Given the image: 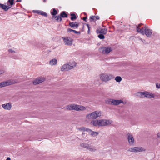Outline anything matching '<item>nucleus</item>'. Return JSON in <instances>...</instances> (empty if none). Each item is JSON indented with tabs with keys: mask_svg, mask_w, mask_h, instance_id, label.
<instances>
[{
	"mask_svg": "<svg viewBox=\"0 0 160 160\" xmlns=\"http://www.w3.org/2000/svg\"><path fill=\"white\" fill-rule=\"evenodd\" d=\"M95 19L96 20H98L99 19V17L98 16H95Z\"/></svg>",
	"mask_w": 160,
	"mask_h": 160,
	"instance_id": "nucleus-46",
	"label": "nucleus"
},
{
	"mask_svg": "<svg viewBox=\"0 0 160 160\" xmlns=\"http://www.w3.org/2000/svg\"><path fill=\"white\" fill-rule=\"evenodd\" d=\"M52 19L53 20H55V21H56L57 22H61L62 20V19L61 17L59 15L57 16H53L52 18Z\"/></svg>",
	"mask_w": 160,
	"mask_h": 160,
	"instance_id": "nucleus-19",
	"label": "nucleus"
},
{
	"mask_svg": "<svg viewBox=\"0 0 160 160\" xmlns=\"http://www.w3.org/2000/svg\"><path fill=\"white\" fill-rule=\"evenodd\" d=\"M100 79L102 81L105 82H107L114 78L113 75L107 73L101 74L100 75Z\"/></svg>",
	"mask_w": 160,
	"mask_h": 160,
	"instance_id": "nucleus-3",
	"label": "nucleus"
},
{
	"mask_svg": "<svg viewBox=\"0 0 160 160\" xmlns=\"http://www.w3.org/2000/svg\"><path fill=\"white\" fill-rule=\"evenodd\" d=\"M112 100L113 99H108L105 101V102L107 104L112 105Z\"/></svg>",
	"mask_w": 160,
	"mask_h": 160,
	"instance_id": "nucleus-24",
	"label": "nucleus"
},
{
	"mask_svg": "<svg viewBox=\"0 0 160 160\" xmlns=\"http://www.w3.org/2000/svg\"><path fill=\"white\" fill-rule=\"evenodd\" d=\"M52 15L53 16H55L58 13L57 11L55 9L53 8L52 10V11L51 12Z\"/></svg>",
	"mask_w": 160,
	"mask_h": 160,
	"instance_id": "nucleus-28",
	"label": "nucleus"
},
{
	"mask_svg": "<svg viewBox=\"0 0 160 160\" xmlns=\"http://www.w3.org/2000/svg\"><path fill=\"white\" fill-rule=\"evenodd\" d=\"M60 17H61V18H67L68 17V15L64 11H63L60 13Z\"/></svg>",
	"mask_w": 160,
	"mask_h": 160,
	"instance_id": "nucleus-25",
	"label": "nucleus"
},
{
	"mask_svg": "<svg viewBox=\"0 0 160 160\" xmlns=\"http://www.w3.org/2000/svg\"><path fill=\"white\" fill-rule=\"evenodd\" d=\"M112 49L111 48L107 47H103L99 49V52L104 54H107L112 51Z\"/></svg>",
	"mask_w": 160,
	"mask_h": 160,
	"instance_id": "nucleus-8",
	"label": "nucleus"
},
{
	"mask_svg": "<svg viewBox=\"0 0 160 160\" xmlns=\"http://www.w3.org/2000/svg\"><path fill=\"white\" fill-rule=\"evenodd\" d=\"M72 104L66 106V108L69 110H72Z\"/></svg>",
	"mask_w": 160,
	"mask_h": 160,
	"instance_id": "nucleus-34",
	"label": "nucleus"
},
{
	"mask_svg": "<svg viewBox=\"0 0 160 160\" xmlns=\"http://www.w3.org/2000/svg\"><path fill=\"white\" fill-rule=\"evenodd\" d=\"M65 45L71 46L73 43V40L70 37H65L62 38Z\"/></svg>",
	"mask_w": 160,
	"mask_h": 160,
	"instance_id": "nucleus-6",
	"label": "nucleus"
},
{
	"mask_svg": "<svg viewBox=\"0 0 160 160\" xmlns=\"http://www.w3.org/2000/svg\"><path fill=\"white\" fill-rule=\"evenodd\" d=\"M41 11L40 10H33V12L34 13H36L40 15V13H41Z\"/></svg>",
	"mask_w": 160,
	"mask_h": 160,
	"instance_id": "nucleus-40",
	"label": "nucleus"
},
{
	"mask_svg": "<svg viewBox=\"0 0 160 160\" xmlns=\"http://www.w3.org/2000/svg\"><path fill=\"white\" fill-rule=\"evenodd\" d=\"M140 39L141 40H142V39L141 38Z\"/></svg>",
	"mask_w": 160,
	"mask_h": 160,
	"instance_id": "nucleus-57",
	"label": "nucleus"
},
{
	"mask_svg": "<svg viewBox=\"0 0 160 160\" xmlns=\"http://www.w3.org/2000/svg\"><path fill=\"white\" fill-rule=\"evenodd\" d=\"M112 102L113 105L117 106L120 103H123V102L121 100H115L113 99Z\"/></svg>",
	"mask_w": 160,
	"mask_h": 160,
	"instance_id": "nucleus-14",
	"label": "nucleus"
},
{
	"mask_svg": "<svg viewBox=\"0 0 160 160\" xmlns=\"http://www.w3.org/2000/svg\"><path fill=\"white\" fill-rule=\"evenodd\" d=\"M157 137L158 138L160 137V132H158L157 134Z\"/></svg>",
	"mask_w": 160,
	"mask_h": 160,
	"instance_id": "nucleus-50",
	"label": "nucleus"
},
{
	"mask_svg": "<svg viewBox=\"0 0 160 160\" xmlns=\"http://www.w3.org/2000/svg\"><path fill=\"white\" fill-rule=\"evenodd\" d=\"M136 96L140 98H143V92H138L136 93Z\"/></svg>",
	"mask_w": 160,
	"mask_h": 160,
	"instance_id": "nucleus-23",
	"label": "nucleus"
},
{
	"mask_svg": "<svg viewBox=\"0 0 160 160\" xmlns=\"http://www.w3.org/2000/svg\"><path fill=\"white\" fill-rule=\"evenodd\" d=\"M4 72V71L3 70H0V74L3 73Z\"/></svg>",
	"mask_w": 160,
	"mask_h": 160,
	"instance_id": "nucleus-48",
	"label": "nucleus"
},
{
	"mask_svg": "<svg viewBox=\"0 0 160 160\" xmlns=\"http://www.w3.org/2000/svg\"><path fill=\"white\" fill-rule=\"evenodd\" d=\"M147 27L146 26L143 30L144 32V34H145L147 37H150L152 34V31L151 29L147 28Z\"/></svg>",
	"mask_w": 160,
	"mask_h": 160,
	"instance_id": "nucleus-10",
	"label": "nucleus"
},
{
	"mask_svg": "<svg viewBox=\"0 0 160 160\" xmlns=\"http://www.w3.org/2000/svg\"><path fill=\"white\" fill-rule=\"evenodd\" d=\"M8 51L9 52L11 53H16V52L14 50L12 49H9L8 50Z\"/></svg>",
	"mask_w": 160,
	"mask_h": 160,
	"instance_id": "nucleus-39",
	"label": "nucleus"
},
{
	"mask_svg": "<svg viewBox=\"0 0 160 160\" xmlns=\"http://www.w3.org/2000/svg\"><path fill=\"white\" fill-rule=\"evenodd\" d=\"M17 83V82L14 80H8L6 81L2 82L0 83V88L6 86H9Z\"/></svg>",
	"mask_w": 160,
	"mask_h": 160,
	"instance_id": "nucleus-4",
	"label": "nucleus"
},
{
	"mask_svg": "<svg viewBox=\"0 0 160 160\" xmlns=\"http://www.w3.org/2000/svg\"><path fill=\"white\" fill-rule=\"evenodd\" d=\"M57 63V60L55 58H54L52 59L49 61V64L50 65L52 66H53L56 64Z\"/></svg>",
	"mask_w": 160,
	"mask_h": 160,
	"instance_id": "nucleus-21",
	"label": "nucleus"
},
{
	"mask_svg": "<svg viewBox=\"0 0 160 160\" xmlns=\"http://www.w3.org/2000/svg\"><path fill=\"white\" fill-rule=\"evenodd\" d=\"M69 25L74 29H75L78 28L79 26V23L76 22H70L69 23Z\"/></svg>",
	"mask_w": 160,
	"mask_h": 160,
	"instance_id": "nucleus-15",
	"label": "nucleus"
},
{
	"mask_svg": "<svg viewBox=\"0 0 160 160\" xmlns=\"http://www.w3.org/2000/svg\"><path fill=\"white\" fill-rule=\"evenodd\" d=\"M71 16V20L72 21H74L76 19V17L75 14L72 13L70 14Z\"/></svg>",
	"mask_w": 160,
	"mask_h": 160,
	"instance_id": "nucleus-31",
	"label": "nucleus"
},
{
	"mask_svg": "<svg viewBox=\"0 0 160 160\" xmlns=\"http://www.w3.org/2000/svg\"><path fill=\"white\" fill-rule=\"evenodd\" d=\"M156 87L157 88L160 89V84L158 83H156Z\"/></svg>",
	"mask_w": 160,
	"mask_h": 160,
	"instance_id": "nucleus-42",
	"label": "nucleus"
},
{
	"mask_svg": "<svg viewBox=\"0 0 160 160\" xmlns=\"http://www.w3.org/2000/svg\"><path fill=\"white\" fill-rule=\"evenodd\" d=\"M46 0H43V2H46Z\"/></svg>",
	"mask_w": 160,
	"mask_h": 160,
	"instance_id": "nucleus-55",
	"label": "nucleus"
},
{
	"mask_svg": "<svg viewBox=\"0 0 160 160\" xmlns=\"http://www.w3.org/2000/svg\"><path fill=\"white\" fill-rule=\"evenodd\" d=\"M98 37L100 39H103L105 38V37L102 34H100L98 35Z\"/></svg>",
	"mask_w": 160,
	"mask_h": 160,
	"instance_id": "nucleus-35",
	"label": "nucleus"
},
{
	"mask_svg": "<svg viewBox=\"0 0 160 160\" xmlns=\"http://www.w3.org/2000/svg\"><path fill=\"white\" fill-rule=\"evenodd\" d=\"M115 80L117 82H120L122 80V78L120 76H117L115 79Z\"/></svg>",
	"mask_w": 160,
	"mask_h": 160,
	"instance_id": "nucleus-32",
	"label": "nucleus"
},
{
	"mask_svg": "<svg viewBox=\"0 0 160 160\" xmlns=\"http://www.w3.org/2000/svg\"><path fill=\"white\" fill-rule=\"evenodd\" d=\"M6 160H11V159L9 157H8L6 159Z\"/></svg>",
	"mask_w": 160,
	"mask_h": 160,
	"instance_id": "nucleus-51",
	"label": "nucleus"
},
{
	"mask_svg": "<svg viewBox=\"0 0 160 160\" xmlns=\"http://www.w3.org/2000/svg\"><path fill=\"white\" fill-rule=\"evenodd\" d=\"M12 58L15 59H18V58L17 56L16 55H13L12 56Z\"/></svg>",
	"mask_w": 160,
	"mask_h": 160,
	"instance_id": "nucleus-43",
	"label": "nucleus"
},
{
	"mask_svg": "<svg viewBox=\"0 0 160 160\" xmlns=\"http://www.w3.org/2000/svg\"><path fill=\"white\" fill-rule=\"evenodd\" d=\"M11 7L8 6L4 4L0 3V8L3 9L4 11H6L10 8Z\"/></svg>",
	"mask_w": 160,
	"mask_h": 160,
	"instance_id": "nucleus-17",
	"label": "nucleus"
},
{
	"mask_svg": "<svg viewBox=\"0 0 160 160\" xmlns=\"http://www.w3.org/2000/svg\"><path fill=\"white\" fill-rule=\"evenodd\" d=\"M90 22H92L96 21V19H95V16H91L90 18Z\"/></svg>",
	"mask_w": 160,
	"mask_h": 160,
	"instance_id": "nucleus-33",
	"label": "nucleus"
},
{
	"mask_svg": "<svg viewBox=\"0 0 160 160\" xmlns=\"http://www.w3.org/2000/svg\"><path fill=\"white\" fill-rule=\"evenodd\" d=\"M2 106L4 109L10 110L12 107V104L10 102H8L7 103L2 104Z\"/></svg>",
	"mask_w": 160,
	"mask_h": 160,
	"instance_id": "nucleus-12",
	"label": "nucleus"
},
{
	"mask_svg": "<svg viewBox=\"0 0 160 160\" xmlns=\"http://www.w3.org/2000/svg\"><path fill=\"white\" fill-rule=\"evenodd\" d=\"M87 149L91 152H95L97 150L96 147L91 145H89V144L88 146V148Z\"/></svg>",
	"mask_w": 160,
	"mask_h": 160,
	"instance_id": "nucleus-18",
	"label": "nucleus"
},
{
	"mask_svg": "<svg viewBox=\"0 0 160 160\" xmlns=\"http://www.w3.org/2000/svg\"><path fill=\"white\" fill-rule=\"evenodd\" d=\"M127 138L130 145H133L134 143V140L133 136L128 132L127 133Z\"/></svg>",
	"mask_w": 160,
	"mask_h": 160,
	"instance_id": "nucleus-9",
	"label": "nucleus"
},
{
	"mask_svg": "<svg viewBox=\"0 0 160 160\" xmlns=\"http://www.w3.org/2000/svg\"><path fill=\"white\" fill-rule=\"evenodd\" d=\"M147 92H143V98L146 97V94H147Z\"/></svg>",
	"mask_w": 160,
	"mask_h": 160,
	"instance_id": "nucleus-45",
	"label": "nucleus"
},
{
	"mask_svg": "<svg viewBox=\"0 0 160 160\" xmlns=\"http://www.w3.org/2000/svg\"><path fill=\"white\" fill-rule=\"evenodd\" d=\"M84 128H79L78 129L81 131H84Z\"/></svg>",
	"mask_w": 160,
	"mask_h": 160,
	"instance_id": "nucleus-47",
	"label": "nucleus"
},
{
	"mask_svg": "<svg viewBox=\"0 0 160 160\" xmlns=\"http://www.w3.org/2000/svg\"><path fill=\"white\" fill-rule=\"evenodd\" d=\"M90 124L95 127H99V119L92 120L90 122Z\"/></svg>",
	"mask_w": 160,
	"mask_h": 160,
	"instance_id": "nucleus-16",
	"label": "nucleus"
},
{
	"mask_svg": "<svg viewBox=\"0 0 160 160\" xmlns=\"http://www.w3.org/2000/svg\"><path fill=\"white\" fill-rule=\"evenodd\" d=\"M146 97L148 98H154V95L153 94L147 92V94H146Z\"/></svg>",
	"mask_w": 160,
	"mask_h": 160,
	"instance_id": "nucleus-22",
	"label": "nucleus"
},
{
	"mask_svg": "<svg viewBox=\"0 0 160 160\" xmlns=\"http://www.w3.org/2000/svg\"><path fill=\"white\" fill-rule=\"evenodd\" d=\"M21 2V0H17L16 1L17 2Z\"/></svg>",
	"mask_w": 160,
	"mask_h": 160,
	"instance_id": "nucleus-52",
	"label": "nucleus"
},
{
	"mask_svg": "<svg viewBox=\"0 0 160 160\" xmlns=\"http://www.w3.org/2000/svg\"><path fill=\"white\" fill-rule=\"evenodd\" d=\"M90 32V31H88V33L89 34Z\"/></svg>",
	"mask_w": 160,
	"mask_h": 160,
	"instance_id": "nucleus-56",
	"label": "nucleus"
},
{
	"mask_svg": "<svg viewBox=\"0 0 160 160\" xmlns=\"http://www.w3.org/2000/svg\"><path fill=\"white\" fill-rule=\"evenodd\" d=\"M45 78L43 77H40L36 79L33 81V83L34 85H37L44 82Z\"/></svg>",
	"mask_w": 160,
	"mask_h": 160,
	"instance_id": "nucleus-11",
	"label": "nucleus"
},
{
	"mask_svg": "<svg viewBox=\"0 0 160 160\" xmlns=\"http://www.w3.org/2000/svg\"><path fill=\"white\" fill-rule=\"evenodd\" d=\"M135 152L144 151L145 149L143 148L140 147H135Z\"/></svg>",
	"mask_w": 160,
	"mask_h": 160,
	"instance_id": "nucleus-20",
	"label": "nucleus"
},
{
	"mask_svg": "<svg viewBox=\"0 0 160 160\" xmlns=\"http://www.w3.org/2000/svg\"><path fill=\"white\" fill-rule=\"evenodd\" d=\"M86 25L87 26L88 28V27H89V25L88 24H86Z\"/></svg>",
	"mask_w": 160,
	"mask_h": 160,
	"instance_id": "nucleus-54",
	"label": "nucleus"
},
{
	"mask_svg": "<svg viewBox=\"0 0 160 160\" xmlns=\"http://www.w3.org/2000/svg\"><path fill=\"white\" fill-rule=\"evenodd\" d=\"M135 147H134L133 148H130L129 149V151L131 152H135V151L136 149H135Z\"/></svg>",
	"mask_w": 160,
	"mask_h": 160,
	"instance_id": "nucleus-36",
	"label": "nucleus"
},
{
	"mask_svg": "<svg viewBox=\"0 0 160 160\" xmlns=\"http://www.w3.org/2000/svg\"><path fill=\"white\" fill-rule=\"evenodd\" d=\"M100 32V30H99V29H97L96 30V32L98 34H101V32Z\"/></svg>",
	"mask_w": 160,
	"mask_h": 160,
	"instance_id": "nucleus-44",
	"label": "nucleus"
},
{
	"mask_svg": "<svg viewBox=\"0 0 160 160\" xmlns=\"http://www.w3.org/2000/svg\"><path fill=\"white\" fill-rule=\"evenodd\" d=\"M112 122L113 121L111 120L99 119V127L106 126L111 124Z\"/></svg>",
	"mask_w": 160,
	"mask_h": 160,
	"instance_id": "nucleus-5",
	"label": "nucleus"
},
{
	"mask_svg": "<svg viewBox=\"0 0 160 160\" xmlns=\"http://www.w3.org/2000/svg\"><path fill=\"white\" fill-rule=\"evenodd\" d=\"M67 31L68 32H72L75 33L79 34L80 33V32H77L75 30H73L70 28H68V29Z\"/></svg>",
	"mask_w": 160,
	"mask_h": 160,
	"instance_id": "nucleus-27",
	"label": "nucleus"
},
{
	"mask_svg": "<svg viewBox=\"0 0 160 160\" xmlns=\"http://www.w3.org/2000/svg\"><path fill=\"white\" fill-rule=\"evenodd\" d=\"M102 112L99 111H96L88 114L86 115V118L89 119H95L101 116Z\"/></svg>",
	"mask_w": 160,
	"mask_h": 160,
	"instance_id": "nucleus-2",
	"label": "nucleus"
},
{
	"mask_svg": "<svg viewBox=\"0 0 160 160\" xmlns=\"http://www.w3.org/2000/svg\"><path fill=\"white\" fill-rule=\"evenodd\" d=\"M87 19V18L86 17H84L83 18V20L85 21V22H87L86 19Z\"/></svg>",
	"mask_w": 160,
	"mask_h": 160,
	"instance_id": "nucleus-49",
	"label": "nucleus"
},
{
	"mask_svg": "<svg viewBox=\"0 0 160 160\" xmlns=\"http://www.w3.org/2000/svg\"><path fill=\"white\" fill-rule=\"evenodd\" d=\"M72 110H75L77 111L85 110L86 108L82 106L79 105L77 104H72Z\"/></svg>",
	"mask_w": 160,
	"mask_h": 160,
	"instance_id": "nucleus-7",
	"label": "nucleus"
},
{
	"mask_svg": "<svg viewBox=\"0 0 160 160\" xmlns=\"http://www.w3.org/2000/svg\"><path fill=\"white\" fill-rule=\"evenodd\" d=\"M88 31H90V27H88Z\"/></svg>",
	"mask_w": 160,
	"mask_h": 160,
	"instance_id": "nucleus-53",
	"label": "nucleus"
},
{
	"mask_svg": "<svg viewBox=\"0 0 160 160\" xmlns=\"http://www.w3.org/2000/svg\"><path fill=\"white\" fill-rule=\"evenodd\" d=\"M80 145L81 147L87 149L88 148V144L82 143H80Z\"/></svg>",
	"mask_w": 160,
	"mask_h": 160,
	"instance_id": "nucleus-30",
	"label": "nucleus"
},
{
	"mask_svg": "<svg viewBox=\"0 0 160 160\" xmlns=\"http://www.w3.org/2000/svg\"><path fill=\"white\" fill-rule=\"evenodd\" d=\"M84 131H87L89 133H90V131L92 130H91L88 128H84Z\"/></svg>",
	"mask_w": 160,
	"mask_h": 160,
	"instance_id": "nucleus-41",
	"label": "nucleus"
},
{
	"mask_svg": "<svg viewBox=\"0 0 160 160\" xmlns=\"http://www.w3.org/2000/svg\"><path fill=\"white\" fill-rule=\"evenodd\" d=\"M90 133L91 135L93 136H97L99 134L98 132H97L93 131L92 130L90 131Z\"/></svg>",
	"mask_w": 160,
	"mask_h": 160,
	"instance_id": "nucleus-26",
	"label": "nucleus"
},
{
	"mask_svg": "<svg viewBox=\"0 0 160 160\" xmlns=\"http://www.w3.org/2000/svg\"><path fill=\"white\" fill-rule=\"evenodd\" d=\"M76 63L75 62L65 64L61 67V70L62 71H65L72 69L76 67Z\"/></svg>",
	"mask_w": 160,
	"mask_h": 160,
	"instance_id": "nucleus-1",
	"label": "nucleus"
},
{
	"mask_svg": "<svg viewBox=\"0 0 160 160\" xmlns=\"http://www.w3.org/2000/svg\"><path fill=\"white\" fill-rule=\"evenodd\" d=\"M40 15H42V16H44L46 17H47L48 15L47 13L46 12H43L42 11H41V13H40Z\"/></svg>",
	"mask_w": 160,
	"mask_h": 160,
	"instance_id": "nucleus-37",
	"label": "nucleus"
},
{
	"mask_svg": "<svg viewBox=\"0 0 160 160\" xmlns=\"http://www.w3.org/2000/svg\"><path fill=\"white\" fill-rule=\"evenodd\" d=\"M101 34H106L107 33V29L106 28L101 29L100 30Z\"/></svg>",
	"mask_w": 160,
	"mask_h": 160,
	"instance_id": "nucleus-29",
	"label": "nucleus"
},
{
	"mask_svg": "<svg viewBox=\"0 0 160 160\" xmlns=\"http://www.w3.org/2000/svg\"><path fill=\"white\" fill-rule=\"evenodd\" d=\"M142 25V23H140L139 24L138 26H137V31L138 32L142 34L143 35H144V32L143 31V30L145 27L142 28L141 29L139 28L141 27Z\"/></svg>",
	"mask_w": 160,
	"mask_h": 160,
	"instance_id": "nucleus-13",
	"label": "nucleus"
},
{
	"mask_svg": "<svg viewBox=\"0 0 160 160\" xmlns=\"http://www.w3.org/2000/svg\"><path fill=\"white\" fill-rule=\"evenodd\" d=\"M14 0H8V2L10 3L11 6H12L14 4Z\"/></svg>",
	"mask_w": 160,
	"mask_h": 160,
	"instance_id": "nucleus-38",
	"label": "nucleus"
}]
</instances>
